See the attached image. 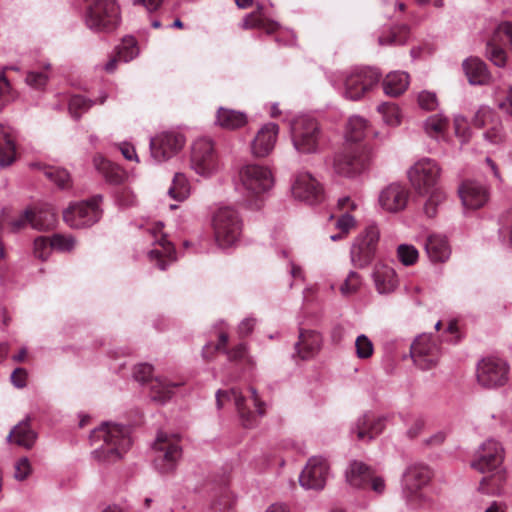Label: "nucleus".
<instances>
[{
    "label": "nucleus",
    "mask_w": 512,
    "mask_h": 512,
    "mask_svg": "<svg viewBox=\"0 0 512 512\" xmlns=\"http://www.w3.org/2000/svg\"><path fill=\"white\" fill-rule=\"evenodd\" d=\"M274 185V173L267 165L249 163L238 171L236 189L250 208L259 209Z\"/></svg>",
    "instance_id": "obj_2"
},
{
    "label": "nucleus",
    "mask_w": 512,
    "mask_h": 512,
    "mask_svg": "<svg viewBox=\"0 0 512 512\" xmlns=\"http://www.w3.org/2000/svg\"><path fill=\"white\" fill-rule=\"evenodd\" d=\"M280 127L274 122L263 124L256 132L250 143V152L255 158H266L274 150Z\"/></svg>",
    "instance_id": "obj_24"
},
{
    "label": "nucleus",
    "mask_w": 512,
    "mask_h": 512,
    "mask_svg": "<svg viewBox=\"0 0 512 512\" xmlns=\"http://www.w3.org/2000/svg\"><path fill=\"white\" fill-rule=\"evenodd\" d=\"M504 459V448L495 439L483 442L477 452V458L472 466L482 473L492 474L484 477L480 482L478 491L487 495H499L502 492L504 473L501 467Z\"/></svg>",
    "instance_id": "obj_4"
},
{
    "label": "nucleus",
    "mask_w": 512,
    "mask_h": 512,
    "mask_svg": "<svg viewBox=\"0 0 512 512\" xmlns=\"http://www.w3.org/2000/svg\"><path fill=\"white\" fill-rule=\"evenodd\" d=\"M289 133L292 146L299 154L320 153L328 144V137L321 124L308 115H299L291 120Z\"/></svg>",
    "instance_id": "obj_5"
},
{
    "label": "nucleus",
    "mask_w": 512,
    "mask_h": 512,
    "mask_svg": "<svg viewBox=\"0 0 512 512\" xmlns=\"http://www.w3.org/2000/svg\"><path fill=\"white\" fill-rule=\"evenodd\" d=\"M427 256L432 262H445L451 255L447 238L441 234H431L424 244Z\"/></svg>",
    "instance_id": "obj_29"
},
{
    "label": "nucleus",
    "mask_w": 512,
    "mask_h": 512,
    "mask_svg": "<svg viewBox=\"0 0 512 512\" xmlns=\"http://www.w3.org/2000/svg\"><path fill=\"white\" fill-rule=\"evenodd\" d=\"M14 477L18 481L26 480L32 473V466L27 457H22L15 462Z\"/></svg>",
    "instance_id": "obj_56"
},
{
    "label": "nucleus",
    "mask_w": 512,
    "mask_h": 512,
    "mask_svg": "<svg viewBox=\"0 0 512 512\" xmlns=\"http://www.w3.org/2000/svg\"><path fill=\"white\" fill-rule=\"evenodd\" d=\"M52 251L51 239H48L44 236H40L34 241V255L41 259L45 260L48 258Z\"/></svg>",
    "instance_id": "obj_55"
},
{
    "label": "nucleus",
    "mask_w": 512,
    "mask_h": 512,
    "mask_svg": "<svg viewBox=\"0 0 512 512\" xmlns=\"http://www.w3.org/2000/svg\"><path fill=\"white\" fill-rule=\"evenodd\" d=\"M462 205L466 210L484 207L490 197L488 186L476 180H466L458 188Z\"/></svg>",
    "instance_id": "obj_25"
},
{
    "label": "nucleus",
    "mask_w": 512,
    "mask_h": 512,
    "mask_svg": "<svg viewBox=\"0 0 512 512\" xmlns=\"http://www.w3.org/2000/svg\"><path fill=\"white\" fill-rule=\"evenodd\" d=\"M487 55L489 59L498 67H503L506 63V53L501 47L489 44Z\"/></svg>",
    "instance_id": "obj_62"
},
{
    "label": "nucleus",
    "mask_w": 512,
    "mask_h": 512,
    "mask_svg": "<svg viewBox=\"0 0 512 512\" xmlns=\"http://www.w3.org/2000/svg\"><path fill=\"white\" fill-rule=\"evenodd\" d=\"M499 235L504 241L508 236V245L512 248V212L501 218Z\"/></svg>",
    "instance_id": "obj_63"
},
{
    "label": "nucleus",
    "mask_w": 512,
    "mask_h": 512,
    "mask_svg": "<svg viewBox=\"0 0 512 512\" xmlns=\"http://www.w3.org/2000/svg\"><path fill=\"white\" fill-rule=\"evenodd\" d=\"M168 194L176 201L182 202L190 195V184L183 173H176L173 177L172 184L168 189Z\"/></svg>",
    "instance_id": "obj_44"
},
{
    "label": "nucleus",
    "mask_w": 512,
    "mask_h": 512,
    "mask_svg": "<svg viewBox=\"0 0 512 512\" xmlns=\"http://www.w3.org/2000/svg\"><path fill=\"white\" fill-rule=\"evenodd\" d=\"M417 102L420 108L431 111L434 110L438 106L437 96L434 92L431 91H421L418 94Z\"/></svg>",
    "instance_id": "obj_57"
},
{
    "label": "nucleus",
    "mask_w": 512,
    "mask_h": 512,
    "mask_svg": "<svg viewBox=\"0 0 512 512\" xmlns=\"http://www.w3.org/2000/svg\"><path fill=\"white\" fill-rule=\"evenodd\" d=\"M510 365L500 357L489 356L477 364L476 378L478 384L486 389H497L509 381Z\"/></svg>",
    "instance_id": "obj_12"
},
{
    "label": "nucleus",
    "mask_w": 512,
    "mask_h": 512,
    "mask_svg": "<svg viewBox=\"0 0 512 512\" xmlns=\"http://www.w3.org/2000/svg\"><path fill=\"white\" fill-rule=\"evenodd\" d=\"M375 288L379 294H389L395 291L398 286V277L389 265L378 263L372 273Z\"/></svg>",
    "instance_id": "obj_28"
},
{
    "label": "nucleus",
    "mask_w": 512,
    "mask_h": 512,
    "mask_svg": "<svg viewBox=\"0 0 512 512\" xmlns=\"http://www.w3.org/2000/svg\"><path fill=\"white\" fill-rule=\"evenodd\" d=\"M494 99L500 110L512 116V87L508 89L505 97L503 98L499 97L497 92H495Z\"/></svg>",
    "instance_id": "obj_64"
},
{
    "label": "nucleus",
    "mask_w": 512,
    "mask_h": 512,
    "mask_svg": "<svg viewBox=\"0 0 512 512\" xmlns=\"http://www.w3.org/2000/svg\"><path fill=\"white\" fill-rule=\"evenodd\" d=\"M423 129L428 137L437 141L445 140L449 129V120L441 113L431 115L423 122Z\"/></svg>",
    "instance_id": "obj_33"
},
{
    "label": "nucleus",
    "mask_w": 512,
    "mask_h": 512,
    "mask_svg": "<svg viewBox=\"0 0 512 512\" xmlns=\"http://www.w3.org/2000/svg\"><path fill=\"white\" fill-rule=\"evenodd\" d=\"M386 419L373 413L360 416L351 427L357 440L367 442L378 436L385 428Z\"/></svg>",
    "instance_id": "obj_26"
},
{
    "label": "nucleus",
    "mask_w": 512,
    "mask_h": 512,
    "mask_svg": "<svg viewBox=\"0 0 512 512\" xmlns=\"http://www.w3.org/2000/svg\"><path fill=\"white\" fill-rule=\"evenodd\" d=\"M241 27L244 29L259 28L266 31L268 34L279 30V24L268 18L263 4H257L256 11L245 16Z\"/></svg>",
    "instance_id": "obj_32"
},
{
    "label": "nucleus",
    "mask_w": 512,
    "mask_h": 512,
    "mask_svg": "<svg viewBox=\"0 0 512 512\" xmlns=\"http://www.w3.org/2000/svg\"><path fill=\"white\" fill-rule=\"evenodd\" d=\"M329 476V464L320 456L311 457L303 468L300 476V485L305 489L322 490Z\"/></svg>",
    "instance_id": "obj_22"
},
{
    "label": "nucleus",
    "mask_w": 512,
    "mask_h": 512,
    "mask_svg": "<svg viewBox=\"0 0 512 512\" xmlns=\"http://www.w3.org/2000/svg\"><path fill=\"white\" fill-rule=\"evenodd\" d=\"M102 196L97 195L89 200L75 202L63 211V219L71 228H85L89 227L102 216V209L100 204Z\"/></svg>",
    "instance_id": "obj_14"
},
{
    "label": "nucleus",
    "mask_w": 512,
    "mask_h": 512,
    "mask_svg": "<svg viewBox=\"0 0 512 512\" xmlns=\"http://www.w3.org/2000/svg\"><path fill=\"white\" fill-rule=\"evenodd\" d=\"M441 174L440 164L429 157L418 159L407 172L409 182L415 192L426 197L423 211L429 218L436 216L439 207L447 198L446 192L440 186Z\"/></svg>",
    "instance_id": "obj_1"
},
{
    "label": "nucleus",
    "mask_w": 512,
    "mask_h": 512,
    "mask_svg": "<svg viewBox=\"0 0 512 512\" xmlns=\"http://www.w3.org/2000/svg\"><path fill=\"white\" fill-rule=\"evenodd\" d=\"M139 54L137 41L132 36L124 37L121 44L117 47V55L119 60L129 62L136 58Z\"/></svg>",
    "instance_id": "obj_46"
},
{
    "label": "nucleus",
    "mask_w": 512,
    "mask_h": 512,
    "mask_svg": "<svg viewBox=\"0 0 512 512\" xmlns=\"http://www.w3.org/2000/svg\"><path fill=\"white\" fill-rule=\"evenodd\" d=\"M56 222V213L51 206L45 205L33 210L32 227L38 230L51 228Z\"/></svg>",
    "instance_id": "obj_43"
},
{
    "label": "nucleus",
    "mask_w": 512,
    "mask_h": 512,
    "mask_svg": "<svg viewBox=\"0 0 512 512\" xmlns=\"http://www.w3.org/2000/svg\"><path fill=\"white\" fill-rule=\"evenodd\" d=\"M355 353L358 359L367 360L372 357L374 353V345L371 339L365 335L360 334L355 340Z\"/></svg>",
    "instance_id": "obj_49"
},
{
    "label": "nucleus",
    "mask_w": 512,
    "mask_h": 512,
    "mask_svg": "<svg viewBox=\"0 0 512 512\" xmlns=\"http://www.w3.org/2000/svg\"><path fill=\"white\" fill-rule=\"evenodd\" d=\"M163 223H148L145 228V237L152 245L147 251L148 260L160 270H165L172 262L176 261V251L173 244L163 233Z\"/></svg>",
    "instance_id": "obj_9"
},
{
    "label": "nucleus",
    "mask_w": 512,
    "mask_h": 512,
    "mask_svg": "<svg viewBox=\"0 0 512 512\" xmlns=\"http://www.w3.org/2000/svg\"><path fill=\"white\" fill-rule=\"evenodd\" d=\"M463 71L471 85H486L491 75L486 64L478 57H469L463 61Z\"/></svg>",
    "instance_id": "obj_30"
},
{
    "label": "nucleus",
    "mask_w": 512,
    "mask_h": 512,
    "mask_svg": "<svg viewBox=\"0 0 512 512\" xmlns=\"http://www.w3.org/2000/svg\"><path fill=\"white\" fill-rule=\"evenodd\" d=\"M322 343L321 335L312 330H304L299 334V340L295 349L301 359L313 358L320 350Z\"/></svg>",
    "instance_id": "obj_31"
},
{
    "label": "nucleus",
    "mask_w": 512,
    "mask_h": 512,
    "mask_svg": "<svg viewBox=\"0 0 512 512\" xmlns=\"http://www.w3.org/2000/svg\"><path fill=\"white\" fill-rule=\"evenodd\" d=\"M186 143L185 136L177 131H165L150 139V156L155 163H162L176 156Z\"/></svg>",
    "instance_id": "obj_16"
},
{
    "label": "nucleus",
    "mask_w": 512,
    "mask_h": 512,
    "mask_svg": "<svg viewBox=\"0 0 512 512\" xmlns=\"http://www.w3.org/2000/svg\"><path fill=\"white\" fill-rule=\"evenodd\" d=\"M473 123L479 128H486L483 136L488 143L498 145L504 142L506 135L502 123L491 107L480 106L475 113Z\"/></svg>",
    "instance_id": "obj_20"
},
{
    "label": "nucleus",
    "mask_w": 512,
    "mask_h": 512,
    "mask_svg": "<svg viewBox=\"0 0 512 512\" xmlns=\"http://www.w3.org/2000/svg\"><path fill=\"white\" fill-rule=\"evenodd\" d=\"M410 197L409 190L400 183H391L383 188L378 196L379 208L389 214L403 211Z\"/></svg>",
    "instance_id": "obj_23"
},
{
    "label": "nucleus",
    "mask_w": 512,
    "mask_h": 512,
    "mask_svg": "<svg viewBox=\"0 0 512 512\" xmlns=\"http://www.w3.org/2000/svg\"><path fill=\"white\" fill-rule=\"evenodd\" d=\"M425 427V421L421 416H412L407 423V436L414 439L420 435Z\"/></svg>",
    "instance_id": "obj_61"
},
{
    "label": "nucleus",
    "mask_w": 512,
    "mask_h": 512,
    "mask_svg": "<svg viewBox=\"0 0 512 512\" xmlns=\"http://www.w3.org/2000/svg\"><path fill=\"white\" fill-rule=\"evenodd\" d=\"M211 228L216 245L223 250L236 247L242 238L244 220L237 208L221 205L212 214Z\"/></svg>",
    "instance_id": "obj_6"
},
{
    "label": "nucleus",
    "mask_w": 512,
    "mask_h": 512,
    "mask_svg": "<svg viewBox=\"0 0 512 512\" xmlns=\"http://www.w3.org/2000/svg\"><path fill=\"white\" fill-rule=\"evenodd\" d=\"M176 386L177 384L168 381L166 378L155 377L150 380V397L153 401L164 404L172 397Z\"/></svg>",
    "instance_id": "obj_37"
},
{
    "label": "nucleus",
    "mask_w": 512,
    "mask_h": 512,
    "mask_svg": "<svg viewBox=\"0 0 512 512\" xmlns=\"http://www.w3.org/2000/svg\"><path fill=\"white\" fill-rule=\"evenodd\" d=\"M494 40L512 49V24L509 22L501 23L494 33Z\"/></svg>",
    "instance_id": "obj_54"
},
{
    "label": "nucleus",
    "mask_w": 512,
    "mask_h": 512,
    "mask_svg": "<svg viewBox=\"0 0 512 512\" xmlns=\"http://www.w3.org/2000/svg\"><path fill=\"white\" fill-rule=\"evenodd\" d=\"M191 169L204 178L214 176L220 170L219 156L214 141L209 137H198L191 144Z\"/></svg>",
    "instance_id": "obj_10"
},
{
    "label": "nucleus",
    "mask_w": 512,
    "mask_h": 512,
    "mask_svg": "<svg viewBox=\"0 0 512 512\" xmlns=\"http://www.w3.org/2000/svg\"><path fill=\"white\" fill-rule=\"evenodd\" d=\"M15 158V143L12 130L0 124V166L10 165Z\"/></svg>",
    "instance_id": "obj_38"
},
{
    "label": "nucleus",
    "mask_w": 512,
    "mask_h": 512,
    "mask_svg": "<svg viewBox=\"0 0 512 512\" xmlns=\"http://www.w3.org/2000/svg\"><path fill=\"white\" fill-rule=\"evenodd\" d=\"M410 83V77L406 72L394 71L386 75L383 80V89L385 94L397 97L404 93Z\"/></svg>",
    "instance_id": "obj_36"
},
{
    "label": "nucleus",
    "mask_w": 512,
    "mask_h": 512,
    "mask_svg": "<svg viewBox=\"0 0 512 512\" xmlns=\"http://www.w3.org/2000/svg\"><path fill=\"white\" fill-rule=\"evenodd\" d=\"M293 197L301 202L314 205L323 198V187L309 172H299L292 183Z\"/></svg>",
    "instance_id": "obj_21"
},
{
    "label": "nucleus",
    "mask_w": 512,
    "mask_h": 512,
    "mask_svg": "<svg viewBox=\"0 0 512 512\" xmlns=\"http://www.w3.org/2000/svg\"><path fill=\"white\" fill-rule=\"evenodd\" d=\"M367 121L361 116H351L346 124L344 136L347 141L357 142L364 138Z\"/></svg>",
    "instance_id": "obj_42"
},
{
    "label": "nucleus",
    "mask_w": 512,
    "mask_h": 512,
    "mask_svg": "<svg viewBox=\"0 0 512 512\" xmlns=\"http://www.w3.org/2000/svg\"><path fill=\"white\" fill-rule=\"evenodd\" d=\"M92 163L95 170L111 185H120L127 178L125 170L102 154H95Z\"/></svg>",
    "instance_id": "obj_27"
},
{
    "label": "nucleus",
    "mask_w": 512,
    "mask_h": 512,
    "mask_svg": "<svg viewBox=\"0 0 512 512\" xmlns=\"http://www.w3.org/2000/svg\"><path fill=\"white\" fill-rule=\"evenodd\" d=\"M373 471L360 461H352L346 470V479L351 486L366 489Z\"/></svg>",
    "instance_id": "obj_34"
},
{
    "label": "nucleus",
    "mask_w": 512,
    "mask_h": 512,
    "mask_svg": "<svg viewBox=\"0 0 512 512\" xmlns=\"http://www.w3.org/2000/svg\"><path fill=\"white\" fill-rule=\"evenodd\" d=\"M235 498L228 488H222L212 502V512H235Z\"/></svg>",
    "instance_id": "obj_45"
},
{
    "label": "nucleus",
    "mask_w": 512,
    "mask_h": 512,
    "mask_svg": "<svg viewBox=\"0 0 512 512\" xmlns=\"http://www.w3.org/2000/svg\"><path fill=\"white\" fill-rule=\"evenodd\" d=\"M9 440H13L17 445L25 448H31L35 442L36 434L31 429L28 421L20 422L8 435Z\"/></svg>",
    "instance_id": "obj_40"
},
{
    "label": "nucleus",
    "mask_w": 512,
    "mask_h": 512,
    "mask_svg": "<svg viewBox=\"0 0 512 512\" xmlns=\"http://www.w3.org/2000/svg\"><path fill=\"white\" fill-rule=\"evenodd\" d=\"M408 38H409V29L407 26L402 25V26L393 28L390 31V35L388 37L380 36L379 43L381 45H386V44L402 45V44L406 43Z\"/></svg>",
    "instance_id": "obj_48"
},
{
    "label": "nucleus",
    "mask_w": 512,
    "mask_h": 512,
    "mask_svg": "<svg viewBox=\"0 0 512 512\" xmlns=\"http://www.w3.org/2000/svg\"><path fill=\"white\" fill-rule=\"evenodd\" d=\"M16 98V93L13 90L9 80L7 79L4 71L0 73V106H3Z\"/></svg>",
    "instance_id": "obj_52"
},
{
    "label": "nucleus",
    "mask_w": 512,
    "mask_h": 512,
    "mask_svg": "<svg viewBox=\"0 0 512 512\" xmlns=\"http://www.w3.org/2000/svg\"><path fill=\"white\" fill-rule=\"evenodd\" d=\"M431 478L429 468L422 464L409 466L402 476V497L412 508L418 507L425 500L422 488Z\"/></svg>",
    "instance_id": "obj_13"
},
{
    "label": "nucleus",
    "mask_w": 512,
    "mask_h": 512,
    "mask_svg": "<svg viewBox=\"0 0 512 512\" xmlns=\"http://www.w3.org/2000/svg\"><path fill=\"white\" fill-rule=\"evenodd\" d=\"M366 167L363 153L357 147L345 148L332 157V169L335 174L345 178L360 175Z\"/></svg>",
    "instance_id": "obj_18"
},
{
    "label": "nucleus",
    "mask_w": 512,
    "mask_h": 512,
    "mask_svg": "<svg viewBox=\"0 0 512 512\" xmlns=\"http://www.w3.org/2000/svg\"><path fill=\"white\" fill-rule=\"evenodd\" d=\"M48 74L46 72H28L25 82L28 86L34 89H42L48 82Z\"/></svg>",
    "instance_id": "obj_58"
},
{
    "label": "nucleus",
    "mask_w": 512,
    "mask_h": 512,
    "mask_svg": "<svg viewBox=\"0 0 512 512\" xmlns=\"http://www.w3.org/2000/svg\"><path fill=\"white\" fill-rule=\"evenodd\" d=\"M378 112L382 115L385 124L396 127L401 123V113L399 107L394 103H382L377 107Z\"/></svg>",
    "instance_id": "obj_47"
},
{
    "label": "nucleus",
    "mask_w": 512,
    "mask_h": 512,
    "mask_svg": "<svg viewBox=\"0 0 512 512\" xmlns=\"http://www.w3.org/2000/svg\"><path fill=\"white\" fill-rule=\"evenodd\" d=\"M117 203L122 207H132L137 203V197L130 188H123L117 192Z\"/></svg>",
    "instance_id": "obj_60"
},
{
    "label": "nucleus",
    "mask_w": 512,
    "mask_h": 512,
    "mask_svg": "<svg viewBox=\"0 0 512 512\" xmlns=\"http://www.w3.org/2000/svg\"><path fill=\"white\" fill-rule=\"evenodd\" d=\"M414 364L422 370L434 368L441 357L438 342L429 334H421L415 338L410 348Z\"/></svg>",
    "instance_id": "obj_17"
},
{
    "label": "nucleus",
    "mask_w": 512,
    "mask_h": 512,
    "mask_svg": "<svg viewBox=\"0 0 512 512\" xmlns=\"http://www.w3.org/2000/svg\"><path fill=\"white\" fill-rule=\"evenodd\" d=\"M107 99V94L102 92L98 99L92 101L81 95H73L69 99L68 109L71 116L75 119L87 112L94 104H103Z\"/></svg>",
    "instance_id": "obj_39"
},
{
    "label": "nucleus",
    "mask_w": 512,
    "mask_h": 512,
    "mask_svg": "<svg viewBox=\"0 0 512 512\" xmlns=\"http://www.w3.org/2000/svg\"><path fill=\"white\" fill-rule=\"evenodd\" d=\"M154 451V463L161 473L173 471L182 455L179 438L162 432L157 435Z\"/></svg>",
    "instance_id": "obj_15"
},
{
    "label": "nucleus",
    "mask_w": 512,
    "mask_h": 512,
    "mask_svg": "<svg viewBox=\"0 0 512 512\" xmlns=\"http://www.w3.org/2000/svg\"><path fill=\"white\" fill-rule=\"evenodd\" d=\"M397 258L405 266L415 264L419 258V252L412 244H400L397 247Z\"/></svg>",
    "instance_id": "obj_50"
},
{
    "label": "nucleus",
    "mask_w": 512,
    "mask_h": 512,
    "mask_svg": "<svg viewBox=\"0 0 512 512\" xmlns=\"http://www.w3.org/2000/svg\"><path fill=\"white\" fill-rule=\"evenodd\" d=\"M84 20L92 31H112L120 22V9L116 0H94L87 8Z\"/></svg>",
    "instance_id": "obj_11"
},
{
    "label": "nucleus",
    "mask_w": 512,
    "mask_h": 512,
    "mask_svg": "<svg viewBox=\"0 0 512 512\" xmlns=\"http://www.w3.org/2000/svg\"><path fill=\"white\" fill-rule=\"evenodd\" d=\"M381 79V73L376 68L365 67L355 69L347 74H342L339 83L333 85L337 89L342 87V95L349 100H359L366 93L378 85Z\"/></svg>",
    "instance_id": "obj_8"
},
{
    "label": "nucleus",
    "mask_w": 512,
    "mask_h": 512,
    "mask_svg": "<svg viewBox=\"0 0 512 512\" xmlns=\"http://www.w3.org/2000/svg\"><path fill=\"white\" fill-rule=\"evenodd\" d=\"M379 237V229L376 226H369L355 239L350 255L356 267L363 268L373 260Z\"/></svg>",
    "instance_id": "obj_19"
},
{
    "label": "nucleus",
    "mask_w": 512,
    "mask_h": 512,
    "mask_svg": "<svg viewBox=\"0 0 512 512\" xmlns=\"http://www.w3.org/2000/svg\"><path fill=\"white\" fill-rule=\"evenodd\" d=\"M361 285V278L358 273L351 271L344 283L340 287V292L344 296L351 295L355 293Z\"/></svg>",
    "instance_id": "obj_53"
},
{
    "label": "nucleus",
    "mask_w": 512,
    "mask_h": 512,
    "mask_svg": "<svg viewBox=\"0 0 512 512\" xmlns=\"http://www.w3.org/2000/svg\"><path fill=\"white\" fill-rule=\"evenodd\" d=\"M34 166L42 170L45 177L59 188L66 189L70 187L71 177L67 170L45 164H35Z\"/></svg>",
    "instance_id": "obj_41"
},
{
    "label": "nucleus",
    "mask_w": 512,
    "mask_h": 512,
    "mask_svg": "<svg viewBox=\"0 0 512 512\" xmlns=\"http://www.w3.org/2000/svg\"><path fill=\"white\" fill-rule=\"evenodd\" d=\"M249 392V399L235 388L218 390L216 393L218 409L223 408L227 403H233L245 428L255 427L258 424L259 418L263 417L267 410V404L260 400L257 390L250 387Z\"/></svg>",
    "instance_id": "obj_7"
},
{
    "label": "nucleus",
    "mask_w": 512,
    "mask_h": 512,
    "mask_svg": "<svg viewBox=\"0 0 512 512\" xmlns=\"http://www.w3.org/2000/svg\"><path fill=\"white\" fill-rule=\"evenodd\" d=\"M52 250L70 252L76 247V240L71 235L55 234L51 238Z\"/></svg>",
    "instance_id": "obj_51"
},
{
    "label": "nucleus",
    "mask_w": 512,
    "mask_h": 512,
    "mask_svg": "<svg viewBox=\"0 0 512 512\" xmlns=\"http://www.w3.org/2000/svg\"><path fill=\"white\" fill-rule=\"evenodd\" d=\"M152 372L153 368L150 364H138L134 367L133 377L140 383H148L150 385V380L152 379Z\"/></svg>",
    "instance_id": "obj_59"
},
{
    "label": "nucleus",
    "mask_w": 512,
    "mask_h": 512,
    "mask_svg": "<svg viewBox=\"0 0 512 512\" xmlns=\"http://www.w3.org/2000/svg\"><path fill=\"white\" fill-rule=\"evenodd\" d=\"M244 112L220 107L216 114V124L224 129L234 130L247 124Z\"/></svg>",
    "instance_id": "obj_35"
},
{
    "label": "nucleus",
    "mask_w": 512,
    "mask_h": 512,
    "mask_svg": "<svg viewBox=\"0 0 512 512\" xmlns=\"http://www.w3.org/2000/svg\"><path fill=\"white\" fill-rule=\"evenodd\" d=\"M91 444L95 446L94 457L107 463L120 460L131 446L130 430L128 427L103 423L90 434Z\"/></svg>",
    "instance_id": "obj_3"
}]
</instances>
